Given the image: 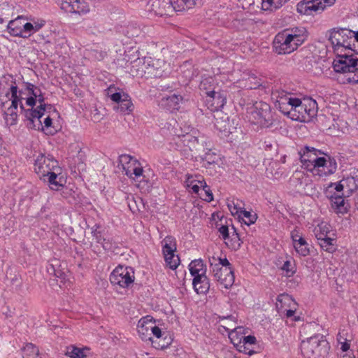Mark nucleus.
Masks as SVG:
<instances>
[{"label":"nucleus","instance_id":"63","mask_svg":"<svg viewBox=\"0 0 358 358\" xmlns=\"http://www.w3.org/2000/svg\"><path fill=\"white\" fill-rule=\"evenodd\" d=\"M92 234L97 243H100V242H101L102 239L104 237L102 236L101 231H97L96 229L93 230L92 231Z\"/></svg>","mask_w":358,"mask_h":358},{"label":"nucleus","instance_id":"32","mask_svg":"<svg viewBox=\"0 0 358 358\" xmlns=\"http://www.w3.org/2000/svg\"><path fill=\"white\" fill-rule=\"evenodd\" d=\"M190 273L194 278L197 275H205L206 268L201 259H195L192 261L189 265Z\"/></svg>","mask_w":358,"mask_h":358},{"label":"nucleus","instance_id":"44","mask_svg":"<svg viewBox=\"0 0 358 358\" xmlns=\"http://www.w3.org/2000/svg\"><path fill=\"white\" fill-rule=\"evenodd\" d=\"M234 232L231 235V247L232 249L236 250H238L241 244L243 243V241L240 238L239 234L236 232V229L233 227Z\"/></svg>","mask_w":358,"mask_h":358},{"label":"nucleus","instance_id":"2","mask_svg":"<svg viewBox=\"0 0 358 358\" xmlns=\"http://www.w3.org/2000/svg\"><path fill=\"white\" fill-rule=\"evenodd\" d=\"M333 68L336 73L343 74V83H358V58L353 55L338 54L334 59Z\"/></svg>","mask_w":358,"mask_h":358},{"label":"nucleus","instance_id":"11","mask_svg":"<svg viewBox=\"0 0 358 358\" xmlns=\"http://www.w3.org/2000/svg\"><path fill=\"white\" fill-rule=\"evenodd\" d=\"M134 280V272L131 267L120 266L117 267L110 275V281L113 285L121 287H129Z\"/></svg>","mask_w":358,"mask_h":358},{"label":"nucleus","instance_id":"15","mask_svg":"<svg viewBox=\"0 0 358 358\" xmlns=\"http://www.w3.org/2000/svg\"><path fill=\"white\" fill-rule=\"evenodd\" d=\"M146 69L143 71L145 74L150 77L160 78L164 76L166 63L164 59H156L152 57H146Z\"/></svg>","mask_w":358,"mask_h":358},{"label":"nucleus","instance_id":"23","mask_svg":"<svg viewBox=\"0 0 358 358\" xmlns=\"http://www.w3.org/2000/svg\"><path fill=\"white\" fill-rule=\"evenodd\" d=\"M152 322L148 320L147 317L141 319L137 325V330L139 336L143 341H150L152 338L151 337V329Z\"/></svg>","mask_w":358,"mask_h":358},{"label":"nucleus","instance_id":"8","mask_svg":"<svg viewBox=\"0 0 358 358\" xmlns=\"http://www.w3.org/2000/svg\"><path fill=\"white\" fill-rule=\"evenodd\" d=\"M329 33V40L334 51H338L340 48L354 50L355 39H352L353 31L336 27L330 29Z\"/></svg>","mask_w":358,"mask_h":358},{"label":"nucleus","instance_id":"54","mask_svg":"<svg viewBox=\"0 0 358 358\" xmlns=\"http://www.w3.org/2000/svg\"><path fill=\"white\" fill-rule=\"evenodd\" d=\"M264 149L266 152H271V155L277 153L278 145L275 142L265 141Z\"/></svg>","mask_w":358,"mask_h":358},{"label":"nucleus","instance_id":"12","mask_svg":"<svg viewBox=\"0 0 358 358\" xmlns=\"http://www.w3.org/2000/svg\"><path fill=\"white\" fill-rule=\"evenodd\" d=\"M176 7L172 0H149L145 5V10L155 15H171Z\"/></svg>","mask_w":358,"mask_h":358},{"label":"nucleus","instance_id":"39","mask_svg":"<svg viewBox=\"0 0 358 358\" xmlns=\"http://www.w3.org/2000/svg\"><path fill=\"white\" fill-rule=\"evenodd\" d=\"M65 355L71 358H86L84 349H80L75 346L67 347Z\"/></svg>","mask_w":358,"mask_h":358},{"label":"nucleus","instance_id":"31","mask_svg":"<svg viewBox=\"0 0 358 358\" xmlns=\"http://www.w3.org/2000/svg\"><path fill=\"white\" fill-rule=\"evenodd\" d=\"M306 29L304 27H294L291 29V33L287 34L288 36H292V41L299 46L306 40Z\"/></svg>","mask_w":358,"mask_h":358},{"label":"nucleus","instance_id":"35","mask_svg":"<svg viewBox=\"0 0 358 358\" xmlns=\"http://www.w3.org/2000/svg\"><path fill=\"white\" fill-rule=\"evenodd\" d=\"M131 71L132 73H135L136 76H142L145 74V71H143L146 69V57L138 58L135 59L132 63Z\"/></svg>","mask_w":358,"mask_h":358},{"label":"nucleus","instance_id":"41","mask_svg":"<svg viewBox=\"0 0 358 358\" xmlns=\"http://www.w3.org/2000/svg\"><path fill=\"white\" fill-rule=\"evenodd\" d=\"M275 107L284 115L293 120L294 106L289 103L276 105Z\"/></svg>","mask_w":358,"mask_h":358},{"label":"nucleus","instance_id":"22","mask_svg":"<svg viewBox=\"0 0 358 358\" xmlns=\"http://www.w3.org/2000/svg\"><path fill=\"white\" fill-rule=\"evenodd\" d=\"M241 331H242L241 327L235 328L234 330H233L229 334V338L231 340V342L233 343V344L234 345L237 346L238 350L240 352L247 354L248 355H252L255 353V352L253 350H251L250 348H249L247 346L248 345L242 343L241 338H239L237 336V334L238 333H241Z\"/></svg>","mask_w":358,"mask_h":358},{"label":"nucleus","instance_id":"53","mask_svg":"<svg viewBox=\"0 0 358 358\" xmlns=\"http://www.w3.org/2000/svg\"><path fill=\"white\" fill-rule=\"evenodd\" d=\"M150 329L151 330V336L154 335L155 336V340L160 339L166 334V333H162L160 328L155 325L153 322H152L151 329Z\"/></svg>","mask_w":358,"mask_h":358},{"label":"nucleus","instance_id":"10","mask_svg":"<svg viewBox=\"0 0 358 358\" xmlns=\"http://www.w3.org/2000/svg\"><path fill=\"white\" fill-rule=\"evenodd\" d=\"M334 0H302L296 5V10L301 15H313L321 13Z\"/></svg>","mask_w":358,"mask_h":358},{"label":"nucleus","instance_id":"60","mask_svg":"<svg viewBox=\"0 0 358 358\" xmlns=\"http://www.w3.org/2000/svg\"><path fill=\"white\" fill-rule=\"evenodd\" d=\"M218 231L220 233L224 240H227L229 238V228L227 225H222L220 227L218 228Z\"/></svg>","mask_w":358,"mask_h":358},{"label":"nucleus","instance_id":"64","mask_svg":"<svg viewBox=\"0 0 358 358\" xmlns=\"http://www.w3.org/2000/svg\"><path fill=\"white\" fill-rule=\"evenodd\" d=\"M203 161H206L208 164L213 163L215 158V155L211 153H206L203 156L201 157Z\"/></svg>","mask_w":358,"mask_h":358},{"label":"nucleus","instance_id":"3","mask_svg":"<svg viewBox=\"0 0 358 358\" xmlns=\"http://www.w3.org/2000/svg\"><path fill=\"white\" fill-rule=\"evenodd\" d=\"M209 262L215 279L226 289L231 287L234 282V268L227 258L212 257Z\"/></svg>","mask_w":358,"mask_h":358},{"label":"nucleus","instance_id":"25","mask_svg":"<svg viewBox=\"0 0 358 358\" xmlns=\"http://www.w3.org/2000/svg\"><path fill=\"white\" fill-rule=\"evenodd\" d=\"M23 86L24 90L27 91L28 94L30 95L29 97L27 98L26 103L27 106L33 108L36 105V96L40 93L41 90L39 87L29 82H24Z\"/></svg>","mask_w":358,"mask_h":358},{"label":"nucleus","instance_id":"30","mask_svg":"<svg viewBox=\"0 0 358 358\" xmlns=\"http://www.w3.org/2000/svg\"><path fill=\"white\" fill-rule=\"evenodd\" d=\"M273 94L276 97L275 106L289 103L294 106V100L297 99V98L292 97L289 93L285 91H276Z\"/></svg>","mask_w":358,"mask_h":358},{"label":"nucleus","instance_id":"1","mask_svg":"<svg viewBox=\"0 0 358 358\" xmlns=\"http://www.w3.org/2000/svg\"><path fill=\"white\" fill-rule=\"evenodd\" d=\"M34 171L41 180L48 182L51 189L57 191L63 187L61 179L57 180L61 173V168L52 156L40 154L35 159Z\"/></svg>","mask_w":358,"mask_h":358},{"label":"nucleus","instance_id":"57","mask_svg":"<svg viewBox=\"0 0 358 358\" xmlns=\"http://www.w3.org/2000/svg\"><path fill=\"white\" fill-rule=\"evenodd\" d=\"M292 238L294 241V247L295 246H308V244L306 241V240L302 237H299L298 239L295 238L294 236V232H292Z\"/></svg>","mask_w":358,"mask_h":358},{"label":"nucleus","instance_id":"38","mask_svg":"<svg viewBox=\"0 0 358 358\" xmlns=\"http://www.w3.org/2000/svg\"><path fill=\"white\" fill-rule=\"evenodd\" d=\"M343 182L349 195L358 189V178L348 177L343 180Z\"/></svg>","mask_w":358,"mask_h":358},{"label":"nucleus","instance_id":"29","mask_svg":"<svg viewBox=\"0 0 358 358\" xmlns=\"http://www.w3.org/2000/svg\"><path fill=\"white\" fill-rule=\"evenodd\" d=\"M116 110L122 115L131 113L134 108V104L127 94H124V99L120 101L117 106L115 107Z\"/></svg>","mask_w":358,"mask_h":358},{"label":"nucleus","instance_id":"49","mask_svg":"<svg viewBox=\"0 0 358 358\" xmlns=\"http://www.w3.org/2000/svg\"><path fill=\"white\" fill-rule=\"evenodd\" d=\"M187 186L192 189V192L198 194L200 189L201 185L199 186L198 180H192V176H189L187 179Z\"/></svg>","mask_w":358,"mask_h":358},{"label":"nucleus","instance_id":"17","mask_svg":"<svg viewBox=\"0 0 358 358\" xmlns=\"http://www.w3.org/2000/svg\"><path fill=\"white\" fill-rule=\"evenodd\" d=\"M176 144L180 151L185 152L196 150L199 145V141L196 137L187 133L185 134H178L175 139Z\"/></svg>","mask_w":358,"mask_h":358},{"label":"nucleus","instance_id":"48","mask_svg":"<svg viewBox=\"0 0 358 358\" xmlns=\"http://www.w3.org/2000/svg\"><path fill=\"white\" fill-rule=\"evenodd\" d=\"M282 269L286 272L287 276H292L296 273L294 266L292 265L290 261L287 260L284 262Z\"/></svg>","mask_w":358,"mask_h":358},{"label":"nucleus","instance_id":"51","mask_svg":"<svg viewBox=\"0 0 358 358\" xmlns=\"http://www.w3.org/2000/svg\"><path fill=\"white\" fill-rule=\"evenodd\" d=\"M178 3H181L182 7L176 9V12L191 8L195 4V0H178Z\"/></svg>","mask_w":358,"mask_h":358},{"label":"nucleus","instance_id":"6","mask_svg":"<svg viewBox=\"0 0 358 358\" xmlns=\"http://www.w3.org/2000/svg\"><path fill=\"white\" fill-rule=\"evenodd\" d=\"M38 101L40 105L35 109L32 107L31 109H24L23 104H21V113H23L25 120L29 121L27 127L36 130L43 129L41 118L43 116L46 107L50 108V105L44 103V95L41 91L36 96V102Z\"/></svg>","mask_w":358,"mask_h":358},{"label":"nucleus","instance_id":"16","mask_svg":"<svg viewBox=\"0 0 358 358\" xmlns=\"http://www.w3.org/2000/svg\"><path fill=\"white\" fill-rule=\"evenodd\" d=\"M318 153L322 154V152L313 147L305 146L299 152L300 159L303 166L306 169H313L314 165H316L317 159H320Z\"/></svg>","mask_w":358,"mask_h":358},{"label":"nucleus","instance_id":"27","mask_svg":"<svg viewBox=\"0 0 358 358\" xmlns=\"http://www.w3.org/2000/svg\"><path fill=\"white\" fill-rule=\"evenodd\" d=\"M216 90V89H219V87L217 85V82L215 78L212 76H208L206 78H203L199 84V89L204 92V93L208 96L210 94L209 91H213V90Z\"/></svg>","mask_w":358,"mask_h":358},{"label":"nucleus","instance_id":"9","mask_svg":"<svg viewBox=\"0 0 358 358\" xmlns=\"http://www.w3.org/2000/svg\"><path fill=\"white\" fill-rule=\"evenodd\" d=\"M120 162L124 165V164H131L133 165V173L135 176L134 179L138 182V187L144 189L145 191H149L152 186V178L154 176L152 173H147L143 171L141 166L139 165L138 162L134 159L129 155H122L119 157Z\"/></svg>","mask_w":358,"mask_h":358},{"label":"nucleus","instance_id":"13","mask_svg":"<svg viewBox=\"0 0 358 358\" xmlns=\"http://www.w3.org/2000/svg\"><path fill=\"white\" fill-rule=\"evenodd\" d=\"M162 243L165 262L170 268L174 270L180 264L178 256L175 255L176 250V239L173 236H168L164 238Z\"/></svg>","mask_w":358,"mask_h":358},{"label":"nucleus","instance_id":"40","mask_svg":"<svg viewBox=\"0 0 358 358\" xmlns=\"http://www.w3.org/2000/svg\"><path fill=\"white\" fill-rule=\"evenodd\" d=\"M151 342L155 348L163 350V349L166 348L167 347H169L171 345V343L172 342V339L171 338L170 336H168L166 334L163 337H162V338H160V339H158V340L152 339Z\"/></svg>","mask_w":358,"mask_h":358},{"label":"nucleus","instance_id":"7","mask_svg":"<svg viewBox=\"0 0 358 358\" xmlns=\"http://www.w3.org/2000/svg\"><path fill=\"white\" fill-rule=\"evenodd\" d=\"M293 120L307 122L316 116L317 113V103L315 100L310 98L302 101L297 98L294 100Z\"/></svg>","mask_w":358,"mask_h":358},{"label":"nucleus","instance_id":"55","mask_svg":"<svg viewBox=\"0 0 358 358\" xmlns=\"http://www.w3.org/2000/svg\"><path fill=\"white\" fill-rule=\"evenodd\" d=\"M23 34H27V36H30L31 33L34 32V24L31 22H27L23 25L22 27Z\"/></svg>","mask_w":358,"mask_h":358},{"label":"nucleus","instance_id":"36","mask_svg":"<svg viewBox=\"0 0 358 358\" xmlns=\"http://www.w3.org/2000/svg\"><path fill=\"white\" fill-rule=\"evenodd\" d=\"M17 20H11L8 24V30L9 34L13 36H20L22 38H27V34H23L22 28L18 26Z\"/></svg>","mask_w":358,"mask_h":358},{"label":"nucleus","instance_id":"5","mask_svg":"<svg viewBox=\"0 0 358 358\" xmlns=\"http://www.w3.org/2000/svg\"><path fill=\"white\" fill-rule=\"evenodd\" d=\"M248 117L249 121L261 127L268 128L271 127L274 122L273 115L271 108L266 102H255L250 108Z\"/></svg>","mask_w":358,"mask_h":358},{"label":"nucleus","instance_id":"4","mask_svg":"<svg viewBox=\"0 0 358 358\" xmlns=\"http://www.w3.org/2000/svg\"><path fill=\"white\" fill-rule=\"evenodd\" d=\"M330 346L322 334H315L301 343V350L306 358H324Z\"/></svg>","mask_w":358,"mask_h":358},{"label":"nucleus","instance_id":"33","mask_svg":"<svg viewBox=\"0 0 358 358\" xmlns=\"http://www.w3.org/2000/svg\"><path fill=\"white\" fill-rule=\"evenodd\" d=\"M8 104V101H3L1 99V108H3V110L4 111L5 119L6 120V122H9V124L10 125H13V124H16L17 117L16 109H13L8 106L6 107V106Z\"/></svg>","mask_w":358,"mask_h":358},{"label":"nucleus","instance_id":"21","mask_svg":"<svg viewBox=\"0 0 358 358\" xmlns=\"http://www.w3.org/2000/svg\"><path fill=\"white\" fill-rule=\"evenodd\" d=\"M348 196L349 194L345 196L343 193L341 195L335 193L330 197L331 207L337 213L344 214L347 212L348 203L345 202V197Z\"/></svg>","mask_w":358,"mask_h":358},{"label":"nucleus","instance_id":"52","mask_svg":"<svg viewBox=\"0 0 358 358\" xmlns=\"http://www.w3.org/2000/svg\"><path fill=\"white\" fill-rule=\"evenodd\" d=\"M105 250H110L113 248V239L110 237H103L100 243Z\"/></svg>","mask_w":358,"mask_h":358},{"label":"nucleus","instance_id":"62","mask_svg":"<svg viewBox=\"0 0 358 358\" xmlns=\"http://www.w3.org/2000/svg\"><path fill=\"white\" fill-rule=\"evenodd\" d=\"M124 94H121L120 92H116L110 95V99L114 102H116L117 104L124 99Z\"/></svg>","mask_w":358,"mask_h":358},{"label":"nucleus","instance_id":"37","mask_svg":"<svg viewBox=\"0 0 358 358\" xmlns=\"http://www.w3.org/2000/svg\"><path fill=\"white\" fill-rule=\"evenodd\" d=\"M22 358H41L38 349L32 343H27L23 348Z\"/></svg>","mask_w":358,"mask_h":358},{"label":"nucleus","instance_id":"45","mask_svg":"<svg viewBox=\"0 0 358 358\" xmlns=\"http://www.w3.org/2000/svg\"><path fill=\"white\" fill-rule=\"evenodd\" d=\"M241 213L243 215V217L246 220L243 219V222L245 224L249 226L252 224H254L257 220L256 214L252 215L250 212L247 210H241Z\"/></svg>","mask_w":358,"mask_h":358},{"label":"nucleus","instance_id":"14","mask_svg":"<svg viewBox=\"0 0 358 358\" xmlns=\"http://www.w3.org/2000/svg\"><path fill=\"white\" fill-rule=\"evenodd\" d=\"M273 48L279 55L289 54L299 47L292 41V36L287 35L286 31L278 34L273 40Z\"/></svg>","mask_w":358,"mask_h":358},{"label":"nucleus","instance_id":"61","mask_svg":"<svg viewBox=\"0 0 358 358\" xmlns=\"http://www.w3.org/2000/svg\"><path fill=\"white\" fill-rule=\"evenodd\" d=\"M315 236L317 239V241L319 242H320V241H322L324 240L325 238H327V231H322V228L320 227V231L315 228Z\"/></svg>","mask_w":358,"mask_h":358},{"label":"nucleus","instance_id":"42","mask_svg":"<svg viewBox=\"0 0 358 358\" xmlns=\"http://www.w3.org/2000/svg\"><path fill=\"white\" fill-rule=\"evenodd\" d=\"M198 183H199V185H201V187H202V189L205 193V196H204V198H203V199L208 202L213 201V193L210 190V187L206 185V182L203 180H199Z\"/></svg>","mask_w":358,"mask_h":358},{"label":"nucleus","instance_id":"24","mask_svg":"<svg viewBox=\"0 0 358 358\" xmlns=\"http://www.w3.org/2000/svg\"><path fill=\"white\" fill-rule=\"evenodd\" d=\"M192 285L197 294H206L210 288L209 280L206 274L194 278Z\"/></svg>","mask_w":358,"mask_h":358},{"label":"nucleus","instance_id":"47","mask_svg":"<svg viewBox=\"0 0 358 358\" xmlns=\"http://www.w3.org/2000/svg\"><path fill=\"white\" fill-rule=\"evenodd\" d=\"M328 159H327V174L331 175L334 173L337 169L336 161L334 158L331 157L330 156H327Z\"/></svg>","mask_w":358,"mask_h":358},{"label":"nucleus","instance_id":"50","mask_svg":"<svg viewBox=\"0 0 358 358\" xmlns=\"http://www.w3.org/2000/svg\"><path fill=\"white\" fill-rule=\"evenodd\" d=\"M215 125L221 131L231 133V127L229 122L224 123V121H220L218 119H216Z\"/></svg>","mask_w":358,"mask_h":358},{"label":"nucleus","instance_id":"19","mask_svg":"<svg viewBox=\"0 0 358 358\" xmlns=\"http://www.w3.org/2000/svg\"><path fill=\"white\" fill-rule=\"evenodd\" d=\"M210 94L207 96V102L209 104L208 108L212 111H217L222 108L226 103L227 98L224 92L218 90L209 91Z\"/></svg>","mask_w":358,"mask_h":358},{"label":"nucleus","instance_id":"58","mask_svg":"<svg viewBox=\"0 0 358 358\" xmlns=\"http://www.w3.org/2000/svg\"><path fill=\"white\" fill-rule=\"evenodd\" d=\"M241 338L242 343L245 345H252L256 343V338L254 336H242Z\"/></svg>","mask_w":358,"mask_h":358},{"label":"nucleus","instance_id":"20","mask_svg":"<svg viewBox=\"0 0 358 358\" xmlns=\"http://www.w3.org/2000/svg\"><path fill=\"white\" fill-rule=\"evenodd\" d=\"M22 94L23 90H18L16 85H12L10 87V92H8L6 94V97L8 99V101L11 100V103L8 107L17 110L18 105H20V108H21V104H22V100L24 99Z\"/></svg>","mask_w":358,"mask_h":358},{"label":"nucleus","instance_id":"18","mask_svg":"<svg viewBox=\"0 0 358 358\" xmlns=\"http://www.w3.org/2000/svg\"><path fill=\"white\" fill-rule=\"evenodd\" d=\"M61 8L67 13L76 14H85L89 10L87 3L80 0H64L61 3Z\"/></svg>","mask_w":358,"mask_h":358},{"label":"nucleus","instance_id":"59","mask_svg":"<svg viewBox=\"0 0 358 358\" xmlns=\"http://www.w3.org/2000/svg\"><path fill=\"white\" fill-rule=\"evenodd\" d=\"M297 253H299L300 255L306 257L309 254V249L308 246H295L294 247Z\"/></svg>","mask_w":358,"mask_h":358},{"label":"nucleus","instance_id":"46","mask_svg":"<svg viewBox=\"0 0 358 358\" xmlns=\"http://www.w3.org/2000/svg\"><path fill=\"white\" fill-rule=\"evenodd\" d=\"M168 103L170 106L173 107V109H178L179 103L182 100V97L180 95L173 94L167 97L166 99Z\"/></svg>","mask_w":358,"mask_h":358},{"label":"nucleus","instance_id":"43","mask_svg":"<svg viewBox=\"0 0 358 358\" xmlns=\"http://www.w3.org/2000/svg\"><path fill=\"white\" fill-rule=\"evenodd\" d=\"M333 242H334V239H332L329 237H327V238H325L324 240L320 241V242H319V245L325 251L331 252L334 251V250H335L334 248Z\"/></svg>","mask_w":358,"mask_h":358},{"label":"nucleus","instance_id":"28","mask_svg":"<svg viewBox=\"0 0 358 358\" xmlns=\"http://www.w3.org/2000/svg\"><path fill=\"white\" fill-rule=\"evenodd\" d=\"M327 158L324 157L317 159L316 165H314V168L310 169L313 175L319 176L320 177L329 176V174H327Z\"/></svg>","mask_w":358,"mask_h":358},{"label":"nucleus","instance_id":"26","mask_svg":"<svg viewBox=\"0 0 358 358\" xmlns=\"http://www.w3.org/2000/svg\"><path fill=\"white\" fill-rule=\"evenodd\" d=\"M62 266L59 261L55 259L51 264L47 267V271L50 275H52L56 278L64 280L66 277V272L67 269L66 268H61Z\"/></svg>","mask_w":358,"mask_h":358},{"label":"nucleus","instance_id":"34","mask_svg":"<svg viewBox=\"0 0 358 358\" xmlns=\"http://www.w3.org/2000/svg\"><path fill=\"white\" fill-rule=\"evenodd\" d=\"M245 87L250 90H255L260 87H265L264 81L262 78L257 76L254 73H251L245 79Z\"/></svg>","mask_w":358,"mask_h":358},{"label":"nucleus","instance_id":"56","mask_svg":"<svg viewBox=\"0 0 358 358\" xmlns=\"http://www.w3.org/2000/svg\"><path fill=\"white\" fill-rule=\"evenodd\" d=\"M262 8L265 10L275 9V0H262Z\"/></svg>","mask_w":358,"mask_h":358}]
</instances>
